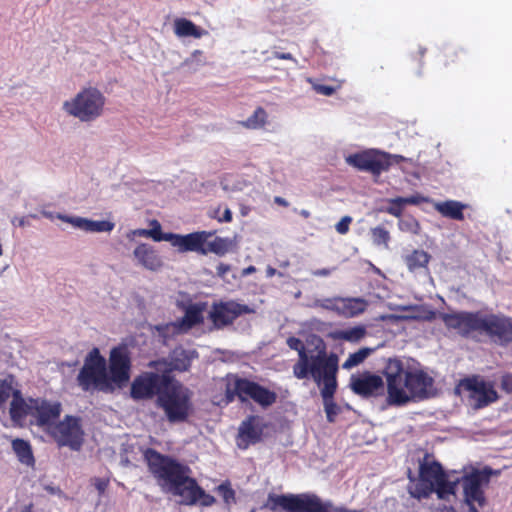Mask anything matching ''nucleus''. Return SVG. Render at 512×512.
Listing matches in <instances>:
<instances>
[{"instance_id": "nucleus-19", "label": "nucleus", "mask_w": 512, "mask_h": 512, "mask_svg": "<svg viewBox=\"0 0 512 512\" xmlns=\"http://www.w3.org/2000/svg\"><path fill=\"white\" fill-rule=\"evenodd\" d=\"M31 416L35 418L36 425L48 429L54 426L62 412V405L59 401H50L43 398H31Z\"/></svg>"}, {"instance_id": "nucleus-41", "label": "nucleus", "mask_w": 512, "mask_h": 512, "mask_svg": "<svg viewBox=\"0 0 512 512\" xmlns=\"http://www.w3.org/2000/svg\"><path fill=\"white\" fill-rule=\"evenodd\" d=\"M396 201L403 203L404 205H418L425 201L424 197L419 194L412 195L409 197H396Z\"/></svg>"}, {"instance_id": "nucleus-53", "label": "nucleus", "mask_w": 512, "mask_h": 512, "mask_svg": "<svg viewBox=\"0 0 512 512\" xmlns=\"http://www.w3.org/2000/svg\"><path fill=\"white\" fill-rule=\"evenodd\" d=\"M162 364H165V362L164 361H151L148 366L150 368H155L156 370H160L159 366Z\"/></svg>"}, {"instance_id": "nucleus-43", "label": "nucleus", "mask_w": 512, "mask_h": 512, "mask_svg": "<svg viewBox=\"0 0 512 512\" xmlns=\"http://www.w3.org/2000/svg\"><path fill=\"white\" fill-rule=\"evenodd\" d=\"M389 203L390 205L387 208V212L395 217L401 216L404 209L403 203L397 202L396 198L389 200Z\"/></svg>"}, {"instance_id": "nucleus-46", "label": "nucleus", "mask_w": 512, "mask_h": 512, "mask_svg": "<svg viewBox=\"0 0 512 512\" xmlns=\"http://www.w3.org/2000/svg\"><path fill=\"white\" fill-rule=\"evenodd\" d=\"M314 90L322 95L331 96L335 93V88L328 85L318 84L314 86Z\"/></svg>"}, {"instance_id": "nucleus-50", "label": "nucleus", "mask_w": 512, "mask_h": 512, "mask_svg": "<svg viewBox=\"0 0 512 512\" xmlns=\"http://www.w3.org/2000/svg\"><path fill=\"white\" fill-rule=\"evenodd\" d=\"M220 222L229 223L232 221V212L229 208H226L223 212V215L218 218Z\"/></svg>"}, {"instance_id": "nucleus-1", "label": "nucleus", "mask_w": 512, "mask_h": 512, "mask_svg": "<svg viewBox=\"0 0 512 512\" xmlns=\"http://www.w3.org/2000/svg\"><path fill=\"white\" fill-rule=\"evenodd\" d=\"M143 457L154 478L159 483L167 485L174 495L180 496L183 504L200 503L204 507H209L216 502L212 495L198 485L196 479L189 476L191 470L187 465L153 448H146Z\"/></svg>"}, {"instance_id": "nucleus-35", "label": "nucleus", "mask_w": 512, "mask_h": 512, "mask_svg": "<svg viewBox=\"0 0 512 512\" xmlns=\"http://www.w3.org/2000/svg\"><path fill=\"white\" fill-rule=\"evenodd\" d=\"M367 334L366 328L362 325L350 327L337 333V337L341 340L357 343Z\"/></svg>"}, {"instance_id": "nucleus-13", "label": "nucleus", "mask_w": 512, "mask_h": 512, "mask_svg": "<svg viewBox=\"0 0 512 512\" xmlns=\"http://www.w3.org/2000/svg\"><path fill=\"white\" fill-rule=\"evenodd\" d=\"M48 433L59 447L67 446L77 451L83 444L84 431L81 419L77 416L66 415L63 420L56 422L53 427L48 429Z\"/></svg>"}, {"instance_id": "nucleus-25", "label": "nucleus", "mask_w": 512, "mask_h": 512, "mask_svg": "<svg viewBox=\"0 0 512 512\" xmlns=\"http://www.w3.org/2000/svg\"><path fill=\"white\" fill-rule=\"evenodd\" d=\"M31 407V398H29L28 402H26L20 390L14 392V396L12 397V401L10 403L9 408L11 420L15 423L22 422L26 418V416H31Z\"/></svg>"}, {"instance_id": "nucleus-26", "label": "nucleus", "mask_w": 512, "mask_h": 512, "mask_svg": "<svg viewBox=\"0 0 512 512\" xmlns=\"http://www.w3.org/2000/svg\"><path fill=\"white\" fill-rule=\"evenodd\" d=\"M204 304H190L185 308L184 316L177 320L175 325L183 330H189L203 323Z\"/></svg>"}, {"instance_id": "nucleus-22", "label": "nucleus", "mask_w": 512, "mask_h": 512, "mask_svg": "<svg viewBox=\"0 0 512 512\" xmlns=\"http://www.w3.org/2000/svg\"><path fill=\"white\" fill-rule=\"evenodd\" d=\"M215 231H196L186 235L174 234L172 246L180 253L195 252L205 255V244L207 240L215 235Z\"/></svg>"}, {"instance_id": "nucleus-2", "label": "nucleus", "mask_w": 512, "mask_h": 512, "mask_svg": "<svg viewBox=\"0 0 512 512\" xmlns=\"http://www.w3.org/2000/svg\"><path fill=\"white\" fill-rule=\"evenodd\" d=\"M382 374L389 405L403 406L414 399L424 400L432 395L434 379L423 369L406 365L400 358H388Z\"/></svg>"}, {"instance_id": "nucleus-49", "label": "nucleus", "mask_w": 512, "mask_h": 512, "mask_svg": "<svg viewBox=\"0 0 512 512\" xmlns=\"http://www.w3.org/2000/svg\"><path fill=\"white\" fill-rule=\"evenodd\" d=\"M273 57L276 58V59H280V60H291V61H296L295 58L293 57V55L291 53H285V52H273Z\"/></svg>"}, {"instance_id": "nucleus-16", "label": "nucleus", "mask_w": 512, "mask_h": 512, "mask_svg": "<svg viewBox=\"0 0 512 512\" xmlns=\"http://www.w3.org/2000/svg\"><path fill=\"white\" fill-rule=\"evenodd\" d=\"M131 366L130 352L126 346L112 348L109 355V383L124 386L130 379Z\"/></svg>"}, {"instance_id": "nucleus-38", "label": "nucleus", "mask_w": 512, "mask_h": 512, "mask_svg": "<svg viewBox=\"0 0 512 512\" xmlns=\"http://www.w3.org/2000/svg\"><path fill=\"white\" fill-rule=\"evenodd\" d=\"M372 242L376 246L388 247L390 241V233L384 227L377 226L370 230Z\"/></svg>"}, {"instance_id": "nucleus-15", "label": "nucleus", "mask_w": 512, "mask_h": 512, "mask_svg": "<svg viewBox=\"0 0 512 512\" xmlns=\"http://www.w3.org/2000/svg\"><path fill=\"white\" fill-rule=\"evenodd\" d=\"M339 365L333 366L332 363L327 365V370L319 374V378H312L314 382L321 386V396L323 399L324 410L327 420L333 422L339 413V407L334 402V395L337 390V372Z\"/></svg>"}, {"instance_id": "nucleus-4", "label": "nucleus", "mask_w": 512, "mask_h": 512, "mask_svg": "<svg viewBox=\"0 0 512 512\" xmlns=\"http://www.w3.org/2000/svg\"><path fill=\"white\" fill-rule=\"evenodd\" d=\"M428 458L429 455L426 454L419 462L418 482L410 490V495L421 500L436 493L438 499L447 500L450 496L455 495L457 483L449 480L448 474L440 462L429 461Z\"/></svg>"}, {"instance_id": "nucleus-5", "label": "nucleus", "mask_w": 512, "mask_h": 512, "mask_svg": "<svg viewBox=\"0 0 512 512\" xmlns=\"http://www.w3.org/2000/svg\"><path fill=\"white\" fill-rule=\"evenodd\" d=\"M287 345L290 349L298 352V361L293 365V375L299 380L319 378V374L327 370V365L336 366L339 363L338 356L335 353L326 352V348L322 339L316 345V354H309L303 342L294 336L287 339Z\"/></svg>"}, {"instance_id": "nucleus-12", "label": "nucleus", "mask_w": 512, "mask_h": 512, "mask_svg": "<svg viewBox=\"0 0 512 512\" xmlns=\"http://www.w3.org/2000/svg\"><path fill=\"white\" fill-rule=\"evenodd\" d=\"M407 161L402 155L389 154L379 150H367L361 153L350 155L347 162L360 171L370 172L373 175H380L387 171L393 163L399 164Z\"/></svg>"}, {"instance_id": "nucleus-37", "label": "nucleus", "mask_w": 512, "mask_h": 512, "mask_svg": "<svg viewBox=\"0 0 512 512\" xmlns=\"http://www.w3.org/2000/svg\"><path fill=\"white\" fill-rule=\"evenodd\" d=\"M373 352L371 348H360L358 351L351 353L348 358L343 363L342 367L344 369H352L353 367L358 366Z\"/></svg>"}, {"instance_id": "nucleus-34", "label": "nucleus", "mask_w": 512, "mask_h": 512, "mask_svg": "<svg viewBox=\"0 0 512 512\" xmlns=\"http://www.w3.org/2000/svg\"><path fill=\"white\" fill-rule=\"evenodd\" d=\"M267 117L265 109L258 107L250 117L241 122V125L247 129H260L265 126Z\"/></svg>"}, {"instance_id": "nucleus-3", "label": "nucleus", "mask_w": 512, "mask_h": 512, "mask_svg": "<svg viewBox=\"0 0 512 512\" xmlns=\"http://www.w3.org/2000/svg\"><path fill=\"white\" fill-rule=\"evenodd\" d=\"M439 317L446 328L456 330L463 337L477 332L501 344L512 342V318L504 314L478 310L440 313Z\"/></svg>"}, {"instance_id": "nucleus-10", "label": "nucleus", "mask_w": 512, "mask_h": 512, "mask_svg": "<svg viewBox=\"0 0 512 512\" xmlns=\"http://www.w3.org/2000/svg\"><path fill=\"white\" fill-rule=\"evenodd\" d=\"M175 378L168 370L161 373L146 371L134 378L130 387V395L134 400H150L166 391Z\"/></svg>"}, {"instance_id": "nucleus-32", "label": "nucleus", "mask_w": 512, "mask_h": 512, "mask_svg": "<svg viewBox=\"0 0 512 512\" xmlns=\"http://www.w3.org/2000/svg\"><path fill=\"white\" fill-rule=\"evenodd\" d=\"M231 247V241L228 238L214 237L212 240H207L205 244V255L214 253L218 256L225 255Z\"/></svg>"}, {"instance_id": "nucleus-48", "label": "nucleus", "mask_w": 512, "mask_h": 512, "mask_svg": "<svg viewBox=\"0 0 512 512\" xmlns=\"http://www.w3.org/2000/svg\"><path fill=\"white\" fill-rule=\"evenodd\" d=\"M231 267L225 263H219L216 267V272L219 277H225V275L230 271Z\"/></svg>"}, {"instance_id": "nucleus-14", "label": "nucleus", "mask_w": 512, "mask_h": 512, "mask_svg": "<svg viewBox=\"0 0 512 512\" xmlns=\"http://www.w3.org/2000/svg\"><path fill=\"white\" fill-rule=\"evenodd\" d=\"M490 475L491 470L485 468L484 470L474 469L462 477L464 501L470 512H479L478 508L486 505L483 485L489 482Z\"/></svg>"}, {"instance_id": "nucleus-23", "label": "nucleus", "mask_w": 512, "mask_h": 512, "mask_svg": "<svg viewBox=\"0 0 512 512\" xmlns=\"http://www.w3.org/2000/svg\"><path fill=\"white\" fill-rule=\"evenodd\" d=\"M137 264L147 270L157 271L163 266L161 257L157 250L147 243L139 244L133 251Z\"/></svg>"}, {"instance_id": "nucleus-39", "label": "nucleus", "mask_w": 512, "mask_h": 512, "mask_svg": "<svg viewBox=\"0 0 512 512\" xmlns=\"http://www.w3.org/2000/svg\"><path fill=\"white\" fill-rule=\"evenodd\" d=\"M153 224L154 227L152 229H149V237H151L154 241L157 242L168 241L172 244L175 233H163L161 230V225L156 220L153 222Z\"/></svg>"}, {"instance_id": "nucleus-9", "label": "nucleus", "mask_w": 512, "mask_h": 512, "mask_svg": "<svg viewBox=\"0 0 512 512\" xmlns=\"http://www.w3.org/2000/svg\"><path fill=\"white\" fill-rule=\"evenodd\" d=\"M77 381L85 392L92 389L105 390L109 387L106 360L98 348H93L86 356Z\"/></svg>"}, {"instance_id": "nucleus-42", "label": "nucleus", "mask_w": 512, "mask_h": 512, "mask_svg": "<svg viewBox=\"0 0 512 512\" xmlns=\"http://www.w3.org/2000/svg\"><path fill=\"white\" fill-rule=\"evenodd\" d=\"M352 223V217L350 216H344L341 218V220L335 225L336 231L341 234L345 235L349 231L350 224Z\"/></svg>"}, {"instance_id": "nucleus-27", "label": "nucleus", "mask_w": 512, "mask_h": 512, "mask_svg": "<svg viewBox=\"0 0 512 512\" xmlns=\"http://www.w3.org/2000/svg\"><path fill=\"white\" fill-rule=\"evenodd\" d=\"M67 221L86 232H111L115 227V224L108 220L95 221L83 217H70Z\"/></svg>"}, {"instance_id": "nucleus-31", "label": "nucleus", "mask_w": 512, "mask_h": 512, "mask_svg": "<svg viewBox=\"0 0 512 512\" xmlns=\"http://www.w3.org/2000/svg\"><path fill=\"white\" fill-rule=\"evenodd\" d=\"M431 256L424 250H413L404 258L405 264L410 272L426 268Z\"/></svg>"}, {"instance_id": "nucleus-20", "label": "nucleus", "mask_w": 512, "mask_h": 512, "mask_svg": "<svg viewBox=\"0 0 512 512\" xmlns=\"http://www.w3.org/2000/svg\"><path fill=\"white\" fill-rule=\"evenodd\" d=\"M368 305L362 297H334L326 299L324 307L341 317L353 318L364 313Z\"/></svg>"}, {"instance_id": "nucleus-56", "label": "nucleus", "mask_w": 512, "mask_h": 512, "mask_svg": "<svg viewBox=\"0 0 512 512\" xmlns=\"http://www.w3.org/2000/svg\"><path fill=\"white\" fill-rule=\"evenodd\" d=\"M253 271H255V268H254L253 266H250V267H248V268L245 270V272H246V273H250V272H253Z\"/></svg>"}, {"instance_id": "nucleus-58", "label": "nucleus", "mask_w": 512, "mask_h": 512, "mask_svg": "<svg viewBox=\"0 0 512 512\" xmlns=\"http://www.w3.org/2000/svg\"><path fill=\"white\" fill-rule=\"evenodd\" d=\"M420 55H421V57L424 55V50L420 51Z\"/></svg>"}, {"instance_id": "nucleus-44", "label": "nucleus", "mask_w": 512, "mask_h": 512, "mask_svg": "<svg viewBox=\"0 0 512 512\" xmlns=\"http://www.w3.org/2000/svg\"><path fill=\"white\" fill-rule=\"evenodd\" d=\"M419 310H420V314L418 316H416V318H418V319L431 322V321L435 320L437 317V312L433 309L421 306L419 308Z\"/></svg>"}, {"instance_id": "nucleus-33", "label": "nucleus", "mask_w": 512, "mask_h": 512, "mask_svg": "<svg viewBox=\"0 0 512 512\" xmlns=\"http://www.w3.org/2000/svg\"><path fill=\"white\" fill-rule=\"evenodd\" d=\"M16 380L12 374H8L4 379H0V406L7 402L10 397L14 396L16 388Z\"/></svg>"}, {"instance_id": "nucleus-57", "label": "nucleus", "mask_w": 512, "mask_h": 512, "mask_svg": "<svg viewBox=\"0 0 512 512\" xmlns=\"http://www.w3.org/2000/svg\"><path fill=\"white\" fill-rule=\"evenodd\" d=\"M443 512H456L453 508H449V509H446L445 511Z\"/></svg>"}, {"instance_id": "nucleus-54", "label": "nucleus", "mask_w": 512, "mask_h": 512, "mask_svg": "<svg viewBox=\"0 0 512 512\" xmlns=\"http://www.w3.org/2000/svg\"><path fill=\"white\" fill-rule=\"evenodd\" d=\"M299 214L304 217V218H309L310 217V212L308 210H305V209H302L299 211Z\"/></svg>"}, {"instance_id": "nucleus-8", "label": "nucleus", "mask_w": 512, "mask_h": 512, "mask_svg": "<svg viewBox=\"0 0 512 512\" xmlns=\"http://www.w3.org/2000/svg\"><path fill=\"white\" fill-rule=\"evenodd\" d=\"M106 98L96 87L82 88L63 103V110L81 122H93L103 115Z\"/></svg>"}, {"instance_id": "nucleus-52", "label": "nucleus", "mask_w": 512, "mask_h": 512, "mask_svg": "<svg viewBox=\"0 0 512 512\" xmlns=\"http://www.w3.org/2000/svg\"><path fill=\"white\" fill-rule=\"evenodd\" d=\"M133 234L142 237H149V229H137L133 231Z\"/></svg>"}, {"instance_id": "nucleus-30", "label": "nucleus", "mask_w": 512, "mask_h": 512, "mask_svg": "<svg viewBox=\"0 0 512 512\" xmlns=\"http://www.w3.org/2000/svg\"><path fill=\"white\" fill-rule=\"evenodd\" d=\"M174 32L178 37L201 38L206 31L196 26L191 20L178 18L174 22Z\"/></svg>"}, {"instance_id": "nucleus-55", "label": "nucleus", "mask_w": 512, "mask_h": 512, "mask_svg": "<svg viewBox=\"0 0 512 512\" xmlns=\"http://www.w3.org/2000/svg\"><path fill=\"white\" fill-rule=\"evenodd\" d=\"M315 274L316 275L327 276L329 274V270H327V269L319 270Z\"/></svg>"}, {"instance_id": "nucleus-45", "label": "nucleus", "mask_w": 512, "mask_h": 512, "mask_svg": "<svg viewBox=\"0 0 512 512\" xmlns=\"http://www.w3.org/2000/svg\"><path fill=\"white\" fill-rule=\"evenodd\" d=\"M93 484H94L95 488L97 489V491L99 492V494L102 495L106 491L107 487L109 486V479L94 478Z\"/></svg>"}, {"instance_id": "nucleus-47", "label": "nucleus", "mask_w": 512, "mask_h": 512, "mask_svg": "<svg viewBox=\"0 0 512 512\" xmlns=\"http://www.w3.org/2000/svg\"><path fill=\"white\" fill-rule=\"evenodd\" d=\"M501 387L504 391L512 393V374H507L502 377Z\"/></svg>"}, {"instance_id": "nucleus-6", "label": "nucleus", "mask_w": 512, "mask_h": 512, "mask_svg": "<svg viewBox=\"0 0 512 512\" xmlns=\"http://www.w3.org/2000/svg\"><path fill=\"white\" fill-rule=\"evenodd\" d=\"M225 398L228 403L235 399H238L241 403L252 400L265 409L276 403L277 393L248 378L229 374L227 376Z\"/></svg>"}, {"instance_id": "nucleus-11", "label": "nucleus", "mask_w": 512, "mask_h": 512, "mask_svg": "<svg viewBox=\"0 0 512 512\" xmlns=\"http://www.w3.org/2000/svg\"><path fill=\"white\" fill-rule=\"evenodd\" d=\"M455 394L467 393L468 399L474 409H482L496 402L499 398L493 382L485 381L479 375H472L460 379L455 386Z\"/></svg>"}, {"instance_id": "nucleus-7", "label": "nucleus", "mask_w": 512, "mask_h": 512, "mask_svg": "<svg viewBox=\"0 0 512 512\" xmlns=\"http://www.w3.org/2000/svg\"><path fill=\"white\" fill-rule=\"evenodd\" d=\"M156 404L170 423L186 422L193 411L191 391L176 379L159 395Z\"/></svg>"}, {"instance_id": "nucleus-18", "label": "nucleus", "mask_w": 512, "mask_h": 512, "mask_svg": "<svg viewBox=\"0 0 512 512\" xmlns=\"http://www.w3.org/2000/svg\"><path fill=\"white\" fill-rule=\"evenodd\" d=\"M349 386L354 394L362 398H377L383 396L385 392L382 377L369 371L352 375Z\"/></svg>"}, {"instance_id": "nucleus-59", "label": "nucleus", "mask_w": 512, "mask_h": 512, "mask_svg": "<svg viewBox=\"0 0 512 512\" xmlns=\"http://www.w3.org/2000/svg\"><path fill=\"white\" fill-rule=\"evenodd\" d=\"M252 512H254V511H252Z\"/></svg>"}, {"instance_id": "nucleus-29", "label": "nucleus", "mask_w": 512, "mask_h": 512, "mask_svg": "<svg viewBox=\"0 0 512 512\" xmlns=\"http://www.w3.org/2000/svg\"><path fill=\"white\" fill-rule=\"evenodd\" d=\"M12 450L16 454L17 459L20 463L33 467L35 464V458L33 455L32 447L26 440L16 438L12 441Z\"/></svg>"}, {"instance_id": "nucleus-28", "label": "nucleus", "mask_w": 512, "mask_h": 512, "mask_svg": "<svg viewBox=\"0 0 512 512\" xmlns=\"http://www.w3.org/2000/svg\"><path fill=\"white\" fill-rule=\"evenodd\" d=\"M467 207L468 206L466 204L456 200H446L436 203L434 206L435 210L439 212L443 217L457 221L464 220V210Z\"/></svg>"}, {"instance_id": "nucleus-36", "label": "nucleus", "mask_w": 512, "mask_h": 512, "mask_svg": "<svg viewBox=\"0 0 512 512\" xmlns=\"http://www.w3.org/2000/svg\"><path fill=\"white\" fill-rule=\"evenodd\" d=\"M464 54V50L457 46H446L441 52V61L445 67L458 64L460 62V55Z\"/></svg>"}, {"instance_id": "nucleus-40", "label": "nucleus", "mask_w": 512, "mask_h": 512, "mask_svg": "<svg viewBox=\"0 0 512 512\" xmlns=\"http://www.w3.org/2000/svg\"><path fill=\"white\" fill-rule=\"evenodd\" d=\"M216 490L226 504L235 502V491L232 489L229 482L220 484Z\"/></svg>"}, {"instance_id": "nucleus-24", "label": "nucleus", "mask_w": 512, "mask_h": 512, "mask_svg": "<svg viewBox=\"0 0 512 512\" xmlns=\"http://www.w3.org/2000/svg\"><path fill=\"white\" fill-rule=\"evenodd\" d=\"M198 358V352L195 349H184L179 346L172 350L170 353V369H167L169 372L171 370H176L179 372L188 371L191 367L192 361Z\"/></svg>"}, {"instance_id": "nucleus-51", "label": "nucleus", "mask_w": 512, "mask_h": 512, "mask_svg": "<svg viewBox=\"0 0 512 512\" xmlns=\"http://www.w3.org/2000/svg\"><path fill=\"white\" fill-rule=\"evenodd\" d=\"M274 203L279 205V206H282V207H288L289 206V203L286 199H284L283 197H280V196H275L274 197Z\"/></svg>"}, {"instance_id": "nucleus-17", "label": "nucleus", "mask_w": 512, "mask_h": 512, "mask_svg": "<svg viewBox=\"0 0 512 512\" xmlns=\"http://www.w3.org/2000/svg\"><path fill=\"white\" fill-rule=\"evenodd\" d=\"M248 305L236 301H221L212 305L209 318L216 328H223L234 322L239 316L253 313Z\"/></svg>"}, {"instance_id": "nucleus-21", "label": "nucleus", "mask_w": 512, "mask_h": 512, "mask_svg": "<svg viewBox=\"0 0 512 512\" xmlns=\"http://www.w3.org/2000/svg\"><path fill=\"white\" fill-rule=\"evenodd\" d=\"M261 420L258 415H249L241 422L237 435V446L240 449L246 450L262 440L266 425Z\"/></svg>"}]
</instances>
